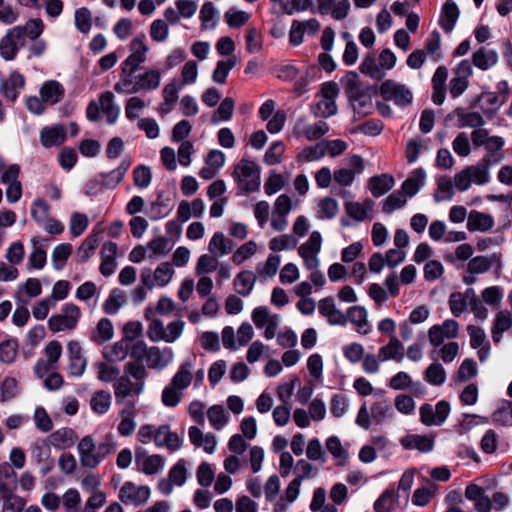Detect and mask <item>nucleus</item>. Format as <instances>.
Masks as SVG:
<instances>
[{
    "label": "nucleus",
    "instance_id": "c03bdc74",
    "mask_svg": "<svg viewBox=\"0 0 512 512\" xmlns=\"http://www.w3.org/2000/svg\"><path fill=\"white\" fill-rule=\"evenodd\" d=\"M199 18L203 29H214L218 21V12L212 2H206L200 9Z\"/></svg>",
    "mask_w": 512,
    "mask_h": 512
},
{
    "label": "nucleus",
    "instance_id": "a19ab883",
    "mask_svg": "<svg viewBox=\"0 0 512 512\" xmlns=\"http://www.w3.org/2000/svg\"><path fill=\"white\" fill-rule=\"evenodd\" d=\"M322 245V237L318 231H313L308 240L305 241L299 248L298 254L300 256H318Z\"/></svg>",
    "mask_w": 512,
    "mask_h": 512
},
{
    "label": "nucleus",
    "instance_id": "f704fd0d",
    "mask_svg": "<svg viewBox=\"0 0 512 512\" xmlns=\"http://www.w3.org/2000/svg\"><path fill=\"white\" fill-rule=\"evenodd\" d=\"M233 248L232 240L226 238L222 232H215L208 244L209 252L216 257L228 254Z\"/></svg>",
    "mask_w": 512,
    "mask_h": 512
},
{
    "label": "nucleus",
    "instance_id": "c9c22d12",
    "mask_svg": "<svg viewBox=\"0 0 512 512\" xmlns=\"http://www.w3.org/2000/svg\"><path fill=\"white\" fill-rule=\"evenodd\" d=\"M257 281L256 275L249 270L241 271L234 279V289L241 296H248Z\"/></svg>",
    "mask_w": 512,
    "mask_h": 512
},
{
    "label": "nucleus",
    "instance_id": "dca6fc26",
    "mask_svg": "<svg viewBox=\"0 0 512 512\" xmlns=\"http://www.w3.org/2000/svg\"><path fill=\"white\" fill-rule=\"evenodd\" d=\"M80 464L83 467L94 469L99 465L96 457L97 445L91 436L83 437L77 446Z\"/></svg>",
    "mask_w": 512,
    "mask_h": 512
},
{
    "label": "nucleus",
    "instance_id": "f03ea898",
    "mask_svg": "<svg viewBox=\"0 0 512 512\" xmlns=\"http://www.w3.org/2000/svg\"><path fill=\"white\" fill-rule=\"evenodd\" d=\"M148 372L143 364L139 362H127L123 368V375L119 376L113 384L116 403L123 401L133 395H140L145 387Z\"/></svg>",
    "mask_w": 512,
    "mask_h": 512
},
{
    "label": "nucleus",
    "instance_id": "052dcab7",
    "mask_svg": "<svg viewBox=\"0 0 512 512\" xmlns=\"http://www.w3.org/2000/svg\"><path fill=\"white\" fill-rule=\"evenodd\" d=\"M329 125L325 121H318L314 124L306 126L302 130V135L308 140V141H315L319 140L321 137H323L325 134L329 132Z\"/></svg>",
    "mask_w": 512,
    "mask_h": 512
},
{
    "label": "nucleus",
    "instance_id": "72a5a7b5",
    "mask_svg": "<svg viewBox=\"0 0 512 512\" xmlns=\"http://www.w3.org/2000/svg\"><path fill=\"white\" fill-rule=\"evenodd\" d=\"M130 165L131 162L124 159L116 169L108 173L99 174L101 180L104 182L105 189H114L123 180Z\"/></svg>",
    "mask_w": 512,
    "mask_h": 512
},
{
    "label": "nucleus",
    "instance_id": "6ab92c4d",
    "mask_svg": "<svg viewBox=\"0 0 512 512\" xmlns=\"http://www.w3.org/2000/svg\"><path fill=\"white\" fill-rule=\"evenodd\" d=\"M136 414L137 408L133 402H127L121 409L119 413L121 420L117 426V431L121 436L128 437L133 434L136 428Z\"/></svg>",
    "mask_w": 512,
    "mask_h": 512
},
{
    "label": "nucleus",
    "instance_id": "13d9d810",
    "mask_svg": "<svg viewBox=\"0 0 512 512\" xmlns=\"http://www.w3.org/2000/svg\"><path fill=\"white\" fill-rule=\"evenodd\" d=\"M406 197L403 191H394L385 199L382 207L383 212L385 214H391L396 209L404 207L407 202Z\"/></svg>",
    "mask_w": 512,
    "mask_h": 512
},
{
    "label": "nucleus",
    "instance_id": "1a4fd4ad",
    "mask_svg": "<svg viewBox=\"0 0 512 512\" xmlns=\"http://www.w3.org/2000/svg\"><path fill=\"white\" fill-rule=\"evenodd\" d=\"M146 36L141 33L135 36L129 44L130 55L121 63L120 70L139 69L141 64L147 60V52L149 50L146 42Z\"/></svg>",
    "mask_w": 512,
    "mask_h": 512
},
{
    "label": "nucleus",
    "instance_id": "2f4dec72",
    "mask_svg": "<svg viewBox=\"0 0 512 512\" xmlns=\"http://www.w3.org/2000/svg\"><path fill=\"white\" fill-rule=\"evenodd\" d=\"M494 225V220L491 215L479 211H471L467 220V229L471 232L480 231L486 232Z\"/></svg>",
    "mask_w": 512,
    "mask_h": 512
},
{
    "label": "nucleus",
    "instance_id": "ea45409f",
    "mask_svg": "<svg viewBox=\"0 0 512 512\" xmlns=\"http://www.w3.org/2000/svg\"><path fill=\"white\" fill-rule=\"evenodd\" d=\"M114 334L112 322L108 318L99 320L95 331L91 335V340L97 344H103L109 341Z\"/></svg>",
    "mask_w": 512,
    "mask_h": 512
},
{
    "label": "nucleus",
    "instance_id": "4c0bfd02",
    "mask_svg": "<svg viewBox=\"0 0 512 512\" xmlns=\"http://www.w3.org/2000/svg\"><path fill=\"white\" fill-rule=\"evenodd\" d=\"M173 359V352L170 348L161 350L158 347H151L148 353L149 366L151 368L163 369L170 364Z\"/></svg>",
    "mask_w": 512,
    "mask_h": 512
},
{
    "label": "nucleus",
    "instance_id": "aec40b11",
    "mask_svg": "<svg viewBox=\"0 0 512 512\" xmlns=\"http://www.w3.org/2000/svg\"><path fill=\"white\" fill-rule=\"evenodd\" d=\"M493 265L501 267V254L494 253L490 257L483 255L472 257L467 263L466 271L469 274H483L489 271Z\"/></svg>",
    "mask_w": 512,
    "mask_h": 512
},
{
    "label": "nucleus",
    "instance_id": "9b49d317",
    "mask_svg": "<svg viewBox=\"0 0 512 512\" xmlns=\"http://www.w3.org/2000/svg\"><path fill=\"white\" fill-rule=\"evenodd\" d=\"M151 490L147 485L125 482L119 490L118 498L125 505L141 506L150 498Z\"/></svg>",
    "mask_w": 512,
    "mask_h": 512
},
{
    "label": "nucleus",
    "instance_id": "423d86ee",
    "mask_svg": "<svg viewBox=\"0 0 512 512\" xmlns=\"http://www.w3.org/2000/svg\"><path fill=\"white\" fill-rule=\"evenodd\" d=\"M80 316L81 311L77 305L65 304L60 313L54 314L48 319V327L53 333L71 331L77 327Z\"/></svg>",
    "mask_w": 512,
    "mask_h": 512
},
{
    "label": "nucleus",
    "instance_id": "37998d69",
    "mask_svg": "<svg viewBox=\"0 0 512 512\" xmlns=\"http://www.w3.org/2000/svg\"><path fill=\"white\" fill-rule=\"evenodd\" d=\"M111 399V394L108 391H96L90 400L91 409L97 414H105L111 406Z\"/></svg>",
    "mask_w": 512,
    "mask_h": 512
},
{
    "label": "nucleus",
    "instance_id": "8fccbe9b",
    "mask_svg": "<svg viewBox=\"0 0 512 512\" xmlns=\"http://www.w3.org/2000/svg\"><path fill=\"white\" fill-rule=\"evenodd\" d=\"M236 58L230 57L227 60H220L212 73V79L215 83L224 84L229 72L235 67Z\"/></svg>",
    "mask_w": 512,
    "mask_h": 512
},
{
    "label": "nucleus",
    "instance_id": "412c9836",
    "mask_svg": "<svg viewBox=\"0 0 512 512\" xmlns=\"http://www.w3.org/2000/svg\"><path fill=\"white\" fill-rule=\"evenodd\" d=\"M155 445L166 447L171 452L177 451L182 446V439L177 433L170 430L169 425H161L156 429Z\"/></svg>",
    "mask_w": 512,
    "mask_h": 512
},
{
    "label": "nucleus",
    "instance_id": "338daca9",
    "mask_svg": "<svg viewBox=\"0 0 512 512\" xmlns=\"http://www.w3.org/2000/svg\"><path fill=\"white\" fill-rule=\"evenodd\" d=\"M174 270L169 262H163L158 265L154 271V280L159 287L166 286L172 279Z\"/></svg>",
    "mask_w": 512,
    "mask_h": 512
},
{
    "label": "nucleus",
    "instance_id": "393cba45",
    "mask_svg": "<svg viewBox=\"0 0 512 512\" xmlns=\"http://www.w3.org/2000/svg\"><path fill=\"white\" fill-rule=\"evenodd\" d=\"M498 62V53L494 49L485 46L480 47L472 55V63L480 70L486 71L494 67Z\"/></svg>",
    "mask_w": 512,
    "mask_h": 512
},
{
    "label": "nucleus",
    "instance_id": "f8f14e48",
    "mask_svg": "<svg viewBox=\"0 0 512 512\" xmlns=\"http://www.w3.org/2000/svg\"><path fill=\"white\" fill-rule=\"evenodd\" d=\"M21 168L18 164H11L3 171L1 182L7 185L6 199L9 203H16L22 197V184L19 181Z\"/></svg>",
    "mask_w": 512,
    "mask_h": 512
},
{
    "label": "nucleus",
    "instance_id": "4be33fe9",
    "mask_svg": "<svg viewBox=\"0 0 512 512\" xmlns=\"http://www.w3.org/2000/svg\"><path fill=\"white\" fill-rule=\"evenodd\" d=\"M345 315L347 322L349 321L353 324L359 334L367 335L371 332V326L367 319L368 313L363 306H351L347 309V313Z\"/></svg>",
    "mask_w": 512,
    "mask_h": 512
},
{
    "label": "nucleus",
    "instance_id": "a18cd8bd",
    "mask_svg": "<svg viewBox=\"0 0 512 512\" xmlns=\"http://www.w3.org/2000/svg\"><path fill=\"white\" fill-rule=\"evenodd\" d=\"M373 207V202L371 200H366L364 204L359 202H347L345 204V209L347 214L355 219L356 221H364L367 217L368 211H370Z\"/></svg>",
    "mask_w": 512,
    "mask_h": 512
},
{
    "label": "nucleus",
    "instance_id": "774afa93",
    "mask_svg": "<svg viewBox=\"0 0 512 512\" xmlns=\"http://www.w3.org/2000/svg\"><path fill=\"white\" fill-rule=\"evenodd\" d=\"M63 507L66 512H78L81 502V496L77 489L70 488L66 490L62 497Z\"/></svg>",
    "mask_w": 512,
    "mask_h": 512
},
{
    "label": "nucleus",
    "instance_id": "79ce46f5",
    "mask_svg": "<svg viewBox=\"0 0 512 512\" xmlns=\"http://www.w3.org/2000/svg\"><path fill=\"white\" fill-rule=\"evenodd\" d=\"M22 33V38L26 42V38H29L31 41H34L39 38V36L43 33L44 23L40 18H34L28 20L24 25H17Z\"/></svg>",
    "mask_w": 512,
    "mask_h": 512
},
{
    "label": "nucleus",
    "instance_id": "ddd939ff",
    "mask_svg": "<svg viewBox=\"0 0 512 512\" xmlns=\"http://www.w3.org/2000/svg\"><path fill=\"white\" fill-rule=\"evenodd\" d=\"M31 458L40 466V472L43 476L54 468L51 445L47 439H37L31 444Z\"/></svg>",
    "mask_w": 512,
    "mask_h": 512
},
{
    "label": "nucleus",
    "instance_id": "f3484780",
    "mask_svg": "<svg viewBox=\"0 0 512 512\" xmlns=\"http://www.w3.org/2000/svg\"><path fill=\"white\" fill-rule=\"evenodd\" d=\"M457 118V127L464 128H479L485 124V119L479 112H468L463 107H458L449 113L446 117L447 120Z\"/></svg>",
    "mask_w": 512,
    "mask_h": 512
},
{
    "label": "nucleus",
    "instance_id": "49530a36",
    "mask_svg": "<svg viewBox=\"0 0 512 512\" xmlns=\"http://www.w3.org/2000/svg\"><path fill=\"white\" fill-rule=\"evenodd\" d=\"M424 379L431 385L440 386L446 381V371L439 362H433L425 370Z\"/></svg>",
    "mask_w": 512,
    "mask_h": 512
},
{
    "label": "nucleus",
    "instance_id": "0eeeda50",
    "mask_svg": "<svg viewBox=\"0 0 512 512\" xmlns=\"http://www.w3.org/2000/svg\"><path fill=\"white\" fill-rule=\"evenodd\" d=\"M379 93L385 101H392L400 107L408 106L412 103V91L405 85L392 79L382 82Z\"/></svg>",
    "mask_w": 512,
    "mask_h": 512
},
{
    "label": "nucleus",
    "instance_id": "5fc2aeb1",
    "mask_svg": "<svg viewBox=\"0 0 512 512\" xmlns=\"http://www.w3.org/2000/svg\"><path fill=\"white\" fill-rule=\"evenodd\" d=\"M98 246V238L96 235L88 236L77 250V261L79 263L87 262L93 255Z\"/></svg>",
    "mask_w": 512,
    "mask_h": 512
},
{
    "label": "nucleus",
    "instance_id": "2eb2a0df",
    "mask_svg": "<svg viewBox=\"0 0 512 512\" xmlns=\"http://www.w3.org/2000/svg\"><path fill=\"white\" fill-rule=\"evenodd\" d=\"M135 463L138 469L146 475L157 474L164 468L162 456L149 455L142 447H138L135 451Z\"/></svg>",
    "mask_w": 512,
    "mask_h": 512
},
{
    "label": "nucleus",
    "instance_id": "f257e3e1",
    "mask_svg": "<svg viewBox=\"0 0 512 512\" xmlns=\"http://www.w3.org/2000/svg\"><path fill=\"white\" fill-rule=\"evenodd\" d=\"M138 70L122 68L119 80L114 84L115 92L118 94L147 93L160 87L162 75L158 69L150 68L139 73Z\"/></svg>",
    "mask_w": 512,
    "mask_h": 512
},
{
    "label": "nucleus",
    "instance_id": "20e7f679",
    "mask_svg": "<svg viewBox=\"0 0 512 512\" xmlns=\"http://www.w3.org/2000/svg\"><path fill=\"white\" fill-rule=\"evenodd\" d=\"M341 84L344 87L355 113L362 116L372 113L373 104L371 95L363 88L356 72H347L342 78Z\"/></svg>",
    "mask_w": 512,
    "mask_h": 512
},
{
    "label": "nucleus",
    "instance_id": "bb28decb",
    "mask_svg": "<svg viewBox=\"0 0 512 512\" xmlns=\"http://www.w3.org/2000/svg\"><path fill=\"white\" fill-rule=\"evenodd\" d=\"M459 14L458 6L454 1L448 0L444 3L439 18V25L446 33H450L454 29Z\"/></svg>",
    "mask_w": 512,
    "mask_h": 512
},
{
    "label": "nucleus",
    "instance_id": "cd10ccee",
    "mask_svg": "<svg viewBox=\"0 0 512 512\" xmlns=\"http://www.w3.org/2000/svg\"><path fill=\"white\" fill-rule=\"evenodd\" d=\"M77 436L71 428H61L52 432L47 440L56 449L70 448L75 444Z\"/></svg>",
    "mask_w": 512,
    "mask_h": 512
},
{
    "label": "nucleus",
    "instance_id": "69168bd1",
    "mask_svg": "<svg viewBox=\"0 0 512 512\" xmlns=\"http://www.w3.org/2000/svg\"><path fill=\"white\" fill-rule=\"evenodd\" d=\"M146 107L145 101L138 97L132 96L126 100L125 103V115L130 121H133L139 117V113Z\"/></svg>",
    "mask_w": 512,
    "mask_h": 512
},
{
    "label": "nucleus",
    "instance_id": "5701e85b",
    "mask_svg": "<svg viewBox=\"0 0 512 512\" xmlns=\"http://www.w3.org/2000/svg\"><path fill=\"white\" fill-rule=\"evenodd\" d=\"M378 354L382 362L394 360L400 363L404 359V346L398 337L392 336L386 345L379 348Z\"/></svg>",
    "mask_w": 512,
    "mask_h": 512
},
{
    "label": "nucleus",
    "instance_id": "e433bc0d",
    "mask_svg": "<svg viewBox=\"0 0 512 512\" xmlns=\"http://www.w3.org/2000/svg\"><path fill=\"white\" fill-rule=\"evenodd\" d=\"M512 327V316L509 311L501 310L496 314L493 327L492 338L494 343H499L502 340L503 333Z\"/></svg>",
    "mask_w": 512,
    "mask_h": 512
},
{
    "label": "nucleus",
    "instance_id": "603ef678",
    "mask_svg": "<svg viewBox=\"0 0 512 512\" xmlns=\"http://www.w3.org/2000/svg\"><path fill=\"white\" fill-rule=\"evenodd\" d=\"M326 155L323 140L313 146L305 147L299 154L300 162H311L322 159Z\"/></svg>",
    "mask_w": 512,
    "mask_h": 512
},
{
    "label": "nucleus",
    "instance_id": "6e6552de",
    "mask_svg": "<svg viewBox=\"0 0 512 512\" xmlns=\"http://www.w3.org/2000/svg\"><path fill=\"white\" fill-rule=\"evenodd\" d=\"M25 43L19 27L8 29L0 39V57L4 61H13Z\"/></svg>",
    "mask_w": 512,
    "mask_h": 512
},
{
    "label": "nucleus",
    "instance_id": "a211bd4d",
    "mask_svg": "<svg viewBox=\"0 0 512 512\" xmlns=\"http://www.w3.org/2000/svg\"><path fill=\"white\" fill-rule=\"evenodd\" d=\"M318 311L327 319L330 325L344 326L347 323L346 315L336 307L331 297H326L319 301Z\"/></svg>",
    "mask_w": 512,
    "mask_h": 512
},
{
    "label": "nucleus",
    "instance_id": "9d476101",
    "mask_svg": "<svg viewBox=\"0 0 512 512\" xmlns=\"http://www.w3.org/2000/svg\"><path fill=\"white\" fill-rule=\"evenodd\" d=\"M450 413V404L445 400L439 401L435 407L425 403L419 409L420 420L426 426H440Z\"/></svg>",
    "mask_w": 512,
    "mask_h": 512
},
{
    "label": "nucleus",
    "instance_id": "473e14b6",
    "mask_svg": "<svg viewBox=\"0 0 512 512\" xmlns=\"http://www.w3.org/2000/svg\"><path fill=\"white\" fill-rule=\"evenodd\" d=\"M99 106L105 114L107 122L114 124L119 117L120 107L114 102V94L111 91L103 92L99 97Z\"/></svg>",
    "mask_w": 512,
    "mask_h": 512
},
{
    "label": "nucleus",
    "instance_id": "c85d7f7f",
    "mask_svg": "<svg viewBox=\"0 0 512 512\" xmlns=\"http://www.w3.org/2000/svg\"><path fill=\"white\" fill-rule=\"evenodd\" d=\"M395 184L393 176L383 173L371 177L368 181V188L371 194L378 198L389 192Z\"/></svg>",
    "mask_w": 512,
    "mask_h": 512
},
{
    "label": "nucleus",
    "instance_id": "864d4df0",
    "mask_svg": "<svg viewBox=\"0 0 512 512\" xmlns=\"http://www.w3.org/2000/svg\"><path fill=\"white\" fill-rule=\"evenodd\" d=\"M210 425L215 430H221L228 422L226 412L221 405H213L207 411Z\"/></svg>",
    "mask_w": 512,
    "mask_h": 512
},
{
    "label": "nucleus",
    "instance_id": "0e129e2a",
    "mask_svg": "<svg viewBox=\"0 0 512 512\" xmlns=\"http://www.w3.org/2000/svg\"><path fill=\"white\" fill-rule=\"evenodd\" d=\"M297 239L290 235L284 234L279 237H274L269 242V248L272 251L278 252L283 250H292L297 246Z\"/></svg>",
    "mask_w": 512,
    "mask_h": 512
},
{
    "label": "nucleus",
    "instance_id": "a878e982",
    "mask_svg": "<svg viewBox=\"0 0 512 512\" xmlns=\"http://www.w3.org/2000/svg\"><path fill=\"white\" fill-rule=\"evenodd\" d=\"M64 87L55 80H49L42 84L40 88V97L48 105H55L64 97Z\"/></svg>",
    "mask_w": 512,
    "mask_h": 512
},
{
    "label": "nucleus",
    "instance_id": "58836bf2",
    "mask_svg": "<svg viewBox=\"0 0 512 512\" xmlns=\"http://www.w3.org/2000/svg\"><path fill=\"white\" fill-rule=\"evenodd\" d=\"M361 73L368 75L372 79L381 80L385 76L380 64L377 63L376 57L373 53H368L359 66Z\"/></svg>",
    "mask_w": 512,
    "mask_h": 512
},
{
    "label": "nucleus",
    "instance_id": "de8ad7c7",
    "mask_svg": "<svg viewBox=\"0 0 512 512\" xmlns=\"http://www.w3.org/2000/svg\"><path fill=\"white\" fill-rule=\"evenodd\" d=\"M125 303V294L120 289H113L103 304V311L108 315H114Z\"/></svg>",
    "mask_w": 512,
    "mask_h": 512
},
{
    "label": "nucleus",
    "instance_id": "4d7b16f0",
    "mask_svg": "<svg viewBox=\"0 0 512 512\" xmlns=\"http://www.w3.org/2000/svg\"><path fill=\"white\" fill-rule=\"evenodd\" d=\"M18 354V342L15 339H7L0 343V361L11 364Z\"/></svg>",
    "mask_w": 512,
    "mask_h": 512
},
{
    "label": "nucleus",
    "instance_id": "3c124183",
    "mask_svg": "<svg viewBox=\"0 0 512 512\" xmlns=\"http://www.w3.org/2000/svg\"><path fill=\"white\" fill-rule=\"evenodd\" d=\"M339 211L338 202L331 197H324L318 203L317 218L333 219Z\"/></svg>",
    "mask_w": 512,
    "mask_h": 512
},
{
    "label": "nucleus",
    "instance_id": "680f3d73",
    "mask_svg": "<svg viewBox=\"0 0 512 512\" xmlns=\"http://www.w3.org/2000/svg\"><path fill=\"white\" fill-rule=\"evenodd\" d=\"M467 171L471 176L472 183L476 185H485L490 181V171L485 164L479 162L475 165L467 166Z\"/></svg>",
    "mask_w": 512,
    "mask_h": 512
},
{
    "label": "nucleus",
    "instance_id": "b1692460",
    "mask_svg": "<svg viewBox=\"0 0 512 512\" xmlns=\"http://www.w3.org/2000/svg\"><path fill=\"white\" fill-rule=\"evenodd\" d=\"M400 443L405 449H417L421 453L431 452L434 448V438L427 435L408 434Z\"/></svg>",
    "mask_w": 512,
    "mask_h": 512
},
{
    "label": "nucleus",
    "instance_id": "4468645a",
    "mask_svg": "<svg viewBox=\"0 0 512 512\" xmlns=\"http://www.w3.org/2000/svg\"><path fill=\"white\" fill-rule=\"evenodd\" d=\"M26 80L23 74L17 70L9 73L6 79L2 80L0 94L9 102L14 103L24 89Z\"/></svg>",
    "mask_w": 512,
    "mask_h": 512
},
{
    "label": "nucleus",
    "instance_id": "6e6d98bb",
    "mask_svg": "<svg viewBox=\"0 0 512 512\" xmlns=\"http://www.w3.org/2000/svg\"><path fill=\"white\" fill-rule=\"evenodd\" d=\"M130 343L127 339H121L116 342L106 353L105 357L108 361L117 362L124 360L129 354Z\"/></svg>",
    "mask_w": 512,
    "mask_h": 512
},
{
    "label": "nucleus",
    "instance_id": "09e8293b",
    "mask_svg": "<svg viewBox=\"0 0 512 512\" xmlns=\"http://www.w3.org/2000/svg\"><path fill=\"white\" fill-rule=\"evenodd\" d=\"M73 251L72 245L62 243L57 245L52 252V264L56 270H61L66 265L67 260Z\"/></svg>",
    "mask_w": 512,
    "mask_h": 512
},
{
    "label": "nucleus",
    "instance_id": "39448f33",
    "mask_svg": "<svg viewBox=\"0 0 512 512\" xmlns=\"http://www.w3.org/2000/svg\"><path fill=\"white\" fill-rule=\"evenodd\" d=\"M232 177L238 188L246 194L258 191L260 188V169L252 160L241 159L235 165Z\"/></svg>",
    "mask_w": 512,
    "mask_h": 512
},
{
    "label": "nucleus",
    "instance_id": "7ed1b4c3",
    "mask_svg": "<svg viewBox=\"0 0 512 512\" xmlns=\"http://www.w3.org/2000/svg\"><path fill=\"white\" fill-rule=\"evenodd\" d=\"M196 356L185 360L180 364L177 372L169 384L162 391L161 400L166 407H176L185 395V390L190 386L193 379L194 361Z\"/></svg>",
    "mask_w": 512,
    "mask_h": 512
},
{
    "label": "nucleus",
    "instance_id": "7c9ffc66",
    "mask_svg": "<svg viewBox=\"0 0 512 512\" xmlns=\"http://www.w3.org/2000/svg\"><path fill=\"white\" fill-rule=\"evenodd\" d=\"M426 179V172L423 168H417L411 172L409 177L402 183V191L408 197L415 196L423 186Z\"/></svg>",
    "mask_w": 512,
    "mask_h": 512
},
{
    "label": "nucleus",
    "instance_id": "c756f323",
    "mask_svg": "<svg viewBox=\"0 0 512 512\" xmlns=\"http://www.w3.org/2000/svg\"><path fill=\"white\" fill-rule=\"evenodd\" d=\"M66 139L62 126L44 127L40 131V142L45 148L60 146Z\"/></svg>",
    "mask_w": 512,
    "mask_h": 512
},
{
    "label": "nucleus",
    "instance_id": "bf43d9fd",
    "mask_svg": "<svg viewBox=\"0 0 512 512\" xmlns=\"http://www.w3.org/2000/svg\"><path fill=\"white\" fill-rule=\"evenodd\" d=\"M453 195L454 191L451 178L448 176L440 177L437 181V190L434 194L435 201L451 200Z\"/></svg>",
    "mask_w": 512,
    "mask_h": 512
},
{
    "label": "nucleus",
    "instance_id": "e2e57ef3",
    "mask_svg": "<svg viewBox=\"0 0 512 512\" xmlns=\"http://www.w3.org/2000/svg\"><path fill=\"white\" fill-rule=\"evenodd\" d=\"M49 211V204L42 198H37L32 203L31 216L38 225H41L43 222L47 221L49 218Z\"/></svg>",
    "mask_w": 512,
    "mask_h": 512
}]
</instances>
